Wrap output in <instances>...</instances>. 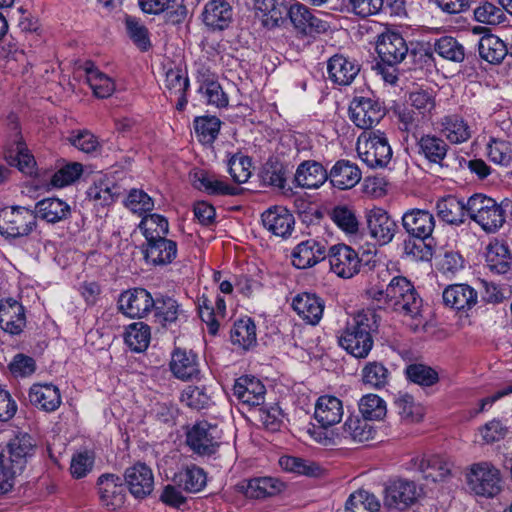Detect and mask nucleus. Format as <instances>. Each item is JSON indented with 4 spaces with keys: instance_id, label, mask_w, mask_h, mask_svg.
<instances>
[{
    "instance_id": "nucleus-1",
    "label": "nucleus",
    "mask_w": 512,
    "mask_h": 512,
    "mask_svg": "<svg viewBox=\"0 0 512 512\" xmlns=\"http://www.w3.org/2000/svg\"><path fill=\"white\" fill-rule=\"evenodd\" d=\"M367 295L372 300L401 311L408 316L412 323H407L414 331L422 325L420 316L422 299L417 294L413 284L403 276H395L385 288L379 285L371 286Z\"/></svg>"
},
{
    "instance_id": "nucleus-2",
    "label": "nucleus",
    "mask_w": 512,
    "mask_h": 512,
    "mask_svg": "<svg viewBox=\"0 0 512 512\" xmlns=\"http://www.w3.org/2000/svg\"><path fill=\"white\" fill-rule=\"evenodd\" d=\"M378 328L377 315L372 310H361L348 318L339 332L338 344L355 358H366L374 344L372 333Z\"/></svg>"
},
{
    "instance_id": "nucleus-3",
    "label": "nucleus",
    "mask_w": 512,
    "mask_h": 512,
    "mask_svg": "<svg viewBox=\"0 0 512 512\" xmlns=\"http://www.w3.org/2000/svg\"><path fill=\"white\" fill-rule=\"evenodd\" d=\"M357 154L369 168H387L392 161L393 150L386 135L380 130L363 132L357 140Z\"/></svg>"
},
{
    "instance_id": "nucleus-4",
    "label": "nucleus",
    "mask_w": 512,
    "mask_h": 512,
    "mask_svg": "<svg viewBox=\"0 0 512 512\" xmlns=\"http://www.w3.org/2000/svg\"><path fill=\"white\" fill-rule=\"evenodd\" d=\"M466 484L471 493L484 498H493L502 490V475L491 462L480 461L468 468Z\"/></svg>"
},
{
    "instance_id": "nucleus-5",
    "label": "nucleus",
    "mask_w": 512,
    "mask_h": 512,
    "mask_svg": "<svg viewBox=\"0 0 512 512\" xmlns=\"http://www.w3.org/2000/svg\"><path fill=\"white\" fill-rule=\"evenodd\" d=\"M34 212L25 207H5L0 210V233L17 238L29 235L36 228Z\"/></svg>"
},
{
    "instance_id": "nucleus-6",
    "label": "nucleus",
    "mask_w": 512,
    "mask_h": 512,
    "mask_svg": "<svg viewBox=\"0 0 512 512\" xmlns=\"http://www.w3.org/2000/svg\"><path fill=\"white\" fill-rule=\"evenodd\" d=\"M221 437L222 432L216 424L200 421L187 431L186 443L198 455H211L219 448Z\"/></svg>"
},
{
    "instance_id": "nucleus-7",
    "label": "nucleus",
    "mask_w": 512,
    "mask_h": 512,
    "mask_svg": "<svg viewBox=\"0 0 512 512\" xmlns=\"http://www.w3.org/2000/svg\"><path fill=\"white\" fill-rule=\"evenodd\" d=\"M330 271L341 279H351L362 267L358 252L346 244H335L327 251Z\"/></svg>"
},
{
    "instance_id": "nucleus-8",
    "label": "nucleus",
    "mask_w": 512,
    "mask_h": 512,
    "mask_svg": "<svg viewBox=\"0 0 512 512\" xmlns=\"http://www.w3.org/2000/svg\"><path fill=\"white\" fill-rule=\"evenodd\" d=\"M384 115L385 108L375 97H355L349 105V117L361 129L377 125Z\"/></svg>"
},
{
    "instance_id": "nucleus-9",
    "label": "nucleus",
    "mask_w": 512,
    "mask_h": 512,
    "mask_svg": "<svg viewBox=\"0 0 512 512\" xmlns=\"http://www.w3.org/2000/svg\"><path fill=\"white\" fill-rule=\"evenodd\" d=\"M366 221L368 233L376 244L383 246L393 240L397 224L386 210L380 207H373L367 211Z\"/></svg>"
},
{
    "instance_id": "nucleus-10",
    "label": "nucleus",
    "mask_w": 512,
    "mask_h": 512,
    "mask_svg": "<svg viewBox=\"0 0 512 512\" xmlns=\"http://www.w3.org/2000/svg\"><path fill=\"white\" fill-rule=\"evenodd\" d=\"M420 496V490L413 481L397 479L385 488L384 504L388 508L405 510L413 505Z\"/></svg>"
},
{
    "instance_id": "nucleus-11",
    "label": "nucleus",
    "mask_w": 512,
    "mask_h": 512,
    "mask_svg": "<svg viewBox=\"0 0 512 512\" xmlns=\"http://www.w3.org/2000/svg\"><path fill=\"white\" fill-rule=\"evenodd\" d=\"M155 300L143 288L124 291L118 299L119 310L129 318H143L154 307Z\"/></svg>"
},
{
    "instance_id": "nucleus-12",
    "label": "nucleus",
    "mask_w": 512,
    "mask_h": 512,
    "mask_svg": "<svg viewBox=\"0 0 512 512\" xmlns=\"http://www.w3.org/2000/svg\"><path fill=\"white\" fill-rule=\"evenodd\" d=\"M376 51L383 64L395 66L404 60L408 46L402 35L386 31L378 36Z\"/></svg>"
},
{
    "instance_id": "nucleus-13",
    "label": "nucleus",
    "mask_w": 512,
    "mask_h": 512,
    "mask_svg": "<svg viewBox=\"0 0 512 512\" xmlns=\"http://www.w3.org/2000/svg\"><path fill=\"white\" fill-rule=\"evenodd\" d=\"M327 256L326 242L321 239L309 238L299 242L291 252V261L297 269L315 266Z\"/></svg>"
},
{
    "instance_id": "nucleus-14",
    "label": "nucleus",
    "mask_w": 512,
    "mask_h": 512,
    "mask_svg": "<svg viewBox=\"0 0 512 512\" xmlns=\"http://www.w3.org/2000/svg\"><path fill=\"white\" fill-rule=\"evenodd\" d=\"M237 490L250 499H265L280 494L285 484L271 476L244 479L237 484Z\"/></svg>"
},
{
    "instance_id": "nucleus-15",
    "label": "nucleus",
    "mask_w": 512,
    "mask_h": 512,
    "mask_svg": "<svg viewBox=\"0 0 512 512\" xmlns=\"http://www.w3.org/2000/svg\"><path fill=\"white\" fill-rule=\"evenodd\" d=\"M4 158L10 166L17 167L25 174H32L34 171L36 162L23 142L17 126L4 147Z\"/></svg>"
},
{
    "instance_id": "nucleus-16",
    "label": "nucleus",
    "mask_w": 512,
    "mask_h": 512,
    "mask_svg": "<svg viewBox=\"0 0 512 512\" xmlns=\"http://www.w3.org/2000/svg\"><path fill=\"white\" fill-rule=\"evenodd\" d=\"M35 447L33 438L27 433L20 432L7 442L0 456H4L8 463L21 472L28 458L33 456Z\"/></svg>"
},
{
    "instance_id": "nucleus-17",
    "label": "nucleus",
    "mask_w": 512,
    "mask_h": 512,
    "mask_svg": "<svg viewBox=\"0 0 512 512\" xmlns=\"http://www.w3.org/2000/svg\"><path fill=\"white\" fill-rule=\"evenodd\" d=\"M124 480L133 497L144 499L154 489V475L149 466L144 463H136L125 470Z\"/></svg>"
},
{
    "instance_id": "nucleus-18",
    "label": "nucleus",
    "mask_w": 512,
    "mask_h": 512,
    "mask_svg": "<svg viewBox=\"0 0 512 512\" xmlns=\"http://www.w3.org/2000/svg\"><path fill=\"white\" fill-rule=\"evenodd\" d=\"M261 220L268 232L281 238L289 237L295 224L293 214L281 205H275L265 210L261 215Z\"/></svg>"
},
{
    "instance_id": "nucleus-19",
    "label": "nucleus",
    "mask_w": 512,
    "mask_h": 512,
    "mask_svg": "<svg viewBox=\"0 0 512 512\" xmlns=\"http://www.w3.org/2000/svg\"><path fill=\"white\" fill-rule=\"evenodd\" d=\"M452 464L440 455H423L413 457L407 468L418 471L426 479L439 481L450 474Z\"/></svg>"
},
{
    "instance_id": "nucleus-20",
    "label": "nucleus",
    "mask_w": 512,
    "mask_h": 512,
    "mask_svg": "<svg viewBox=\"0 0 512 512\" xmlns=\"http://www.w3.org/2000/svg\"><path fill=\"white\" fill-rule=\"evenodd\" d=\"M402 225L410 236L425 240L433 233L435 219L433 214L427 210L411 209L403 214Z\"/></svg>"
},
{
    "instance_id": "nucleus-21",
    "label": "nucleus",
    "mask_w": 512,
    "mask_h": 512,
    "mask_svg": "<svg viewBox=\"0 0 512 512\" xmlns=\"http://www.w3.org/2000/svg\"><path fill=\"white\" fill-rule=\"evenodd\" d=\"M233 392L243 405L254 407L264 403L266 388L258 378L244 375L235 381Z\"/></svg>"
},
{
    "instance_id": "nucleus-22",
    "label": "nucleus",
    "mask_w": 512,
    "mask_h": 512,
    "mask_svg": "<svg viewBox=\"0 0 512 512\" xmlns=\"http://www.w3.org/2000/svg\"><path fill=\"white\" fill-rule=\"evenodd\" d=\"M201 16L209 29L222 31L232 22L233 8L226 0H210L205 4Z\"/></svg>"
},
{
    "instance_id": "nucleus-23",
    "label": "nucleus",
    "mask_w": 512,
    "mask_h": 512,
    "mask_svg": "<svg viewBox=\"0 0 512 512\" xmlns=\"http://www.w3.org/2000/svg\"><path fill=\"white\" fill-rule=\"evenodd\" d=\"M26 325L24 307L18 301L8 298L0 301V327L10 334H20Z\"/></svg>"
},
{
    "instance_id": "nucleus-24",
    "label": "nucleus",
    "mask_w": 512,
    "mask_h": 512,
    "mask_svg": "<svg viewBox=\"0 0 512 512\" xmlns=\"http://www.w3.org/2000/svg\"><path fill=\"white\" fill-rule=\"evenodd\" d=\"M287 14L294 27L304 34H312L325 30L326 23L311 14L309 9L299 2L286 0Z\"/></svg>"
},
{
    "instance_id": "nucleus-25",
    "label": "nucleus",
    "mask_w": 512,
    "mask_h": 512,
    "mask_svg": "<svg viewBox=\"0 0 512 512\" xmlns=\"http://www.w3.org/2000/svg\"><path fill=\"white\" fill-rule=\"evenodd\" d=\"M344 415L341 399L333 395L320 396L314 406V419L323 427L338 424Z\"/></svg>"
},
{
    "instance_id": "nucleus-26",
    "label": "nucleus",
    "mask_w": 512,
    "mask_h": 512,
    "mask_svg": "<svg viewBox=\"0 0 512 512\" xmlns=\"http://www.w3.org/2000/svg\"><path fill=\"white\" fill-rule=\"evenodd\" d=\"M170 370L180 380L197 378L200 374L198 356L191 350L176 348L171 354Z\"/></svg>"
},
{
    "instance_id": "nucleus-27",
    "label": "nucleus",
    "mask_w": 512,
    "mask_h": 512,
    "mask_svg": "<svg viewBox=\"0 0 512 512\" xmlns=\"http://www.w3.org/2000/svg\"><path fill=\"white\" fill-rule=\"evenodd\" d=\"M192 185L209 195H234L236 187L226 183L221 177L204 169H195L191 173Z\"/></svg>"
},
{
    "instance_id": "nucleus-28",
    "label": "nucleus",
    "mask_w": 512,
    "mask_h": 512,
    "mask_svg": "<svg viewBox=\"0 0 512 512\" xmlns=\"http://www.w3.org/2000/svg\"><path fill=\"white\" fill-rule=\"evenodd\" d=\"M439 131L451 144H462L472 137L471 126L458 114L443 116L439 121Z\"/></svg>"
},
{
    "instance_id": "nucleus-29",
    "label": "nucleus",
    "mask_w": 512,
    "mask_h": 512,
    "mask_svg": "<svg viewBox=\"0 0 512 512\" xmlns=\"http://www.w3.org/2000/svg\"><path fill=\"white\" fill-rule=\"evenodd\" d=\"M178 255V245L166 237L146 243L144 257L149 264L166 266L171 264Z\"/></svg>"
},
{
    "instance_id": "nucleus-30",
    "label": "nucleus",
    "mask_w": 512,
    "mask_h": 512,
    "mask_svg": "<svg viewBox=\"0 0 512 512\" xmlns=\"http://www.w3.org/2000/svg\"><path fill=\"white\" fill-rule=\"evenodd\" d=\"M292 308L305 322L315 325L322 318L324 302L316 294L303 292L293 298Z\"/></svg>"
},
{
    "instance_id": "nucleus-31",
    "label": "nucleus",
    "mask_w": 512,
    "mask_h": 512,
    "mask_svg": "<svg viewBox=\"0 0 512 512\" xmlns=\"http://www.w3.org/2000/svg\"><path fill=\"white\" fill-rule=\"evenodd\" d=\"M446 306L459 311L472 309L478 301V294L468 284H452L447 286L442 294Z\"/></svg>"
},
{
    "instance_id": "nucleus-32",
    "label": "nucleus",
    "mask_w": 512,
    "mask_h": 512,
    "mask_svg": "<svg viewBox=\"0 0 512 512\" xmlns=\"http://www.w3.org/2000/svg\"><path fill=\"white\" fill-rule=\"evenodd\" d=\"M36 219L56 224L67 220L71 216V207L63 199L48 197L38 201L35 205Z\"/></svg>"
},
{
    "instance_id": "nucleus-33",
    "label": "nucleus",
    "mask_w": 512,
    "mask_h": 512,
    "mask_svg": "<svg viewBox=\"0 0 512 512\" xmlns=\"http://www.w3.org/2000/svg\"><path fill=\"white\" fill-rule=\"evenodd\" d=\"M101 502L110 510L121 507L125 501L124 487L120 477L114 474L102 475L98 479Z\"/></svg>"
},
{
    "instance_id": "nucleus-34",
    "label": "nucleus",
    "mask_w": 512,
    "mask_h": 512,
    "mask_svg": "<svg viewBox=\"0 0 512 512\" xmlns=\"http://www.w3.org/2000/svg\"><path fill=\"white\" fill-rule=\"evenodd\" d=\"M359 70V66L355 61L338 54L331 57L327 65L330 80L335 84L343 86L351 84Z\"/></svg>"
},
{
    "instance_id": "nucleus-35",
    "label": "nucleus",
    "mask_w": 512,
    "mask_h": 512,
    "mask_svg": "<svg viewBox=\"0 0 512 512\" xmlns=\"http://www.w3.org/2000/svg\"><path fill=\"white\" fill-rule=\"evenodd\" d=\"M328 178L338 189H351L361 180V171L356 164L348 160H339L331 168Z\"/></svg>"
},
{
    "instance_id": "nucleus-36",
    "label": "nucleus",
    "mask_w": 512,
    "mask_h": 512,
    "mask_svg": "<svg viewBox=\"0 0 512 512\" xmlns=\"http://www.w3.org/2000/svg\"><path fill=\"white\" fill-rule=\"evenodd\" d=\"M328 179L326 169L316 161H304L296 170L295 182L297 186L305 189H317Z\"/></svg>"
},
{
    "instance_id": "nucleus-37",
    "label": "nucleus",
    "mask_w": 512,
    "mask_h": 512,
    "mask_svg": "<svg viewBox=\"0 0 512 512\" xmlns=\"http://www.w3.org/2000/svg\"><path fill=\"white\" fill-rule=\"evenodd\" d=\"M29 400L37 408L52 412L57 410L62 402L61 394L53 384H34L29 390Z\"/></svg>"
},
{
    "instance_id": "nucleus-38",
    "label": "nucleus",
    "mask_w": 512,
    "mask_h": 512,
    "mask_svg": "<svg viewBox=\"0 0 512 512\" xmlns=\"http://www.w3.org/2000/svg\"><path fill=\"white\" fill-rule=\"evenodd\" d=\"M466 202L448 195L436 202V213L440 220L449 224L459 226L464 223L466 216Z\"/></svg>"
},
{
    "instance_id": "nucleus-39",
    "label": "nucleus",
    "mask_w": 512,
    "mask_h": 512,
    "mask_svg": "<svg viewBox=\"0 0 512 512\" xmlns=\"http://www.w3.org/2000/svg\"><path fill=\"white\" fill-rule=\"evenodd\" d=\"M120 188L109 178L100 176L87 190V197L95 205L110 206L119 195Z\"/></svg>"
},
{
    "instance_id": "nucleus-40",
    "label": "nucleus",
    "mask_w": 512,
    "mask_h": 512,
    "mask_svg": "<svg viewBox=\"0 0 512 512\" xmlns=\"http://www.w3.org/2000/svg\"><path fill=\"white\" fill-rule=\"evenodd\" d=\"M372 425L363 416L351 414L342 426L341 439H349L354 442H365L373 438Z\"/></svg>"
},
{
    "instance_id": "nucleus-41",
    "label": "nucleus",
    "mask_w": 512,
    "mask_h": 512,
    "mask_svg": "<svg viewBox=\"0 0 512 512\" xmlns=\"http://www.w3.org/2000/svg\"><path fill=\"white\" fill-rule=\"evenodd\" d=\"M486 263L489 270L493 273H507L512 265V256L508 246L500 241L491 242L487 247Z\"/></svg>"
},
{
    "instance_id": "nucleus-42",
    "label": "nucleus",
    "mask_w": 512,
    "mask_h": 512,
    "mask_svg": "<svg viewBox=\"0 0 512 512\" xmlns=\"http://www.w3.org/2000/svg\"><path fill=\"white\" fill-rule=\"evenodd\" d=\"M87 83L95 96L107 98L115 91V82L108 75L101 72L92 62L84 65Z\"/></svg>"
},
{
    "instance_id": "nucleus-43",
    "label": "nucleus",
    "mask_w": 512,
    "mask_h": 512,
    "mask_svg": "<svg viewBox=\"0 0 512 512\" xmlns=\"http://www.w3.org/2000/svg\"><path fill=\"white\" fill-rule=\"evenodd\" d=\"M488 159L499 166H512V137H490L486 144Z\"/></svg>"
},
{
    "instance_id": "nucleus-44",
    "label": "nucleus",
    "mask_w": 512,
    "mask_h": 512,
    "mask_svg": "<svg viewBox=\"0 0 512 512\" xmlns=\"http://www.w3.org/2000/svg\"><path fill=\"white\" fill-rule=\"evenodd\" d=\"M204 470L196 465L187 466L174 476V482L187 492L196 493L206 485Z\"/></svg>"
},
{
    "instance_id": "nucleus-45",
    "label": "nucleus",
    "mask_w": 512,
    "mask_h": 512,
    "mask_svg": "<svg viewBox=\"0 0 512 512\" xmlns=\"http://www.w3.org/2000/svg\"><path fill=\"white\" fill-rule=\"evenodd\" d=\"M480 57L490 64L500 63L507 54L505 43L495 35L487 34L478 43Z\"/></svg>"
},
{
    "instance_id": "nucleus-46",
    "label": "nucleus",
    "mask_w": 512,
    "mask_h": 512,
    "mask_svg": "<svg viewBox=\"0 0 512 512\" xmlns=\"http://www.w3.org/2000/svg\"><path fill=\"white\" fill-rule=\"evenodd\" d=\"M231 341L243 349H249L256 344V326L249 317L237 320L230 333Z\"/></svg>"
},
{
    "instance_id": "nucleus-47",
    "label": "nucleus",
    "mask_w": 512,
    "mask_h": 512,
    "mask_svg": "<svg viewBox=\"0 0 512 512\" xmlns=\"http://www.w3.org/2000/svg\"><path fill=\"white\" fill-rule=\"evenodd\" d=\"M146 243L166 237L169 232L168 220L160 214H149L138 225Z\"/></svg>"
},
{
    "instance_id": "nucleus-48",
    "label": "nucleus",
    "mask_w": 512,
    "mask_h": 512,
    "mask_svg": "<svg viewBox=\"0 0 512 512\" xmlns=\"http://www.w3.org/2000/svg\"><path fill=\"white\" fill-rule=\"evenodd\" d=\"M419 152L432 163L440 164L446 157L448 146L435 135H423L418 142Z\"/></svg>"
},
{
    "instance_id": "nucleus-49",
    "label": "nucleus",
    "mask_w": 512,
    "mask_h": 512,
    "mask_svg": "<svg viewBox=\"0 0 512 512\" xmlns=\"http://www.w3.org/2000/svg\"><path fill=\"white\" fill-rule=\"evenodd\" d=\"M411 106L422 119H430L436 110V95L432 89H417L409 95Z\"/></svg>"
},
{
    "instance_id": "nucleus-50",
    "label": "nucleus",
    "mask_w": 512,
    "mask_h": 512,
    "mask_svg": "<svg viewBox=\"0 0 512 512\" xmlns=\"http://www.w3.org/2000/svg\"><path fill=\"white\" fill-rule=\"evenodd\" d=\"M380 502L377 497L365 490L352 493L346 501L345 512H378Z\"/></svg>"
},
{
    "instance_id": "nucleus-51",
    "label": "nucleus",
    "mask_w": 512,
    "mask_h": 512,
    "mask_svg": "<svg viewBox=\"0 0 512 512\" xmlns=\"http://www.w3.org/2000/svg\"><path fill=\"white\" fill-rule=\"evenodd\" d=\"M394 403L398 414L404 421L419 422L424 416L423 406L415 402L414 398L407 393H398Z\"/></svg>"
},
{
    "instance_id": "nucleus-52",
    "label": "nucleus",
    "mask_w": 512,
    "mask_h": 512,
    "mask_svg": "<svg viewBox=\"0 0 512 512\" xmlns=\"http://www.w3.org/2000/svg\"><path fill=\"white\" fill-rule=\"evenodd\" d=\"M150 339V327L143 322L130 324L125 333V343L135 352L146 350Z\"/></svg>"
},
{
    "instance_id": "nucleus-53",
    "label": "nucleus",
    "mask_w": 512,
    "mask_h": 512,
    "mask_svg": "<svg viewBox=\"0 0 512 512\" xmlns=\"http://www.w3.org/2000/svg\"><path fill=\"white\" fill-rule=\"evenodd\" d=\"M361 377L366 386L381 389L388 383L389 371L382 363L371 361L362 368Z\"/></svg>"
},
{
    "instance_id": "nucleus-54",
    "label": "nucleus",
    "mask_w": 512,
    "mask_h": 512,
    "mask_svg": "<svg viewBox=\"0 0 512 512\" xmlns=\"http://www.w3.org/2000/svg\"><path fill=\"white\" fill-rule=\"evenodd\" d=\"M330 218L346 234H355L359 229V221L355 211L346 205L335 206L330 212Z\"/></svg>"
},
{
    "instance_id": "nucleus-55",
    "label": "nucleus",
    "mask_w": 512,
    "mask_h": 512,
    "mask_svg": "<svg viewBox=\"0 0 512 512\" xmlns=\"http://www.w3.org/2000/svg\"><path fill=\"white\" fill-rule=\"evenodd\" d=\"M195 133L203 144H212L217 138L221 121L216 116H201L194 120Z\"/></svg>"
},
{
    "instance_id": "nucleus-56",
    "label": "nucleus",
    "mask_w": 512,
    "mask_h": 512,
    "mask_svg": "<svg viewBox=\"0 0 512 512\" xmlns=\"http://www.w3.org/2000/svg\"><path fill=\"white\" fill-rule=\"evenodd\" d=\"M280 467L290 473L306 476H317L321 472L318 464L295 456H282L279 459Z\"/></svg>"
},
{
    "instance_id": "nucleus-57",
    "label": "nucleus",
    "mask_w": 512,
    "mask_h": 512,
    "mask_svg": "<svg viewBox=\"0 0 512 512\" xmlns=\"http://www.w3.org/2000/svg\"><path fill=\"white\" fill-rule=\"evenodd\" d=\"M95 454L92 450L80 449L73 453L70 461V473L73 478L86 477L93 469Z\"/></svg>"
},
{
    "instance_id": "nucleus-58",
    "label": "nucleus",
    "mask_w": 512,
    "mask_h": 512,
    "mask_svg": "<svg viewBox=\"0 0 512 512\" xmlns=\"http://www.w3.org/2000/svg\"><path fill=\"white\" fill-rule=\"evenodd\" d=\"M359 410L367 420H382L386 416L387 406L378 395L367 394L360 399Z\"/></svg>"
},
{
    "instance_id": "nucleus-59",
    "label": "nucleus",
    "mask_w": 512,
    "mask_h": 512,
    "mask_svg": "<svg viewBox=\"0 0 512 512\" xmlns=\"http://www.w3.org/2000/svg\"><path fill=\"white\" fill-rule=\"evenodd\" d=\"M434 51L444 59L461 62L464 60V47L453 37L443 36L436 40Z\"/></svg>"
},
{
    "instance_id": "nucleus-60",
    "label": "nucleus",
    "mask_w": 512,
    "mask_h": 512,
    "mask_svg": "<svg viewBox=\"0 0 512 512\" xmlns=\"http://www.w3.org/2000/svg\"><path fill=\"white\" fill-rule=\"evenodd\" d=\"M508 426L500 419H492L479 427L477 436L482 444H493L508 434Z\"/></svg>"
},
{
    "instance_id": "nucleus-61",
    "label": "nucleus",
    "mask_w": 512,
    "mask_h": 512,
    "mask_svg": "<svg viewBox=\"0 0 512 512\" xmlns=\"http://www.w3.org/2000/svg\"><path fill=\"white\" fill-rule=\"evenodd\" d=\"M125 27L129 38L140 50L147 51L151 47L149 31L139 19L127 17Z\"/></svg>"
},
{
    "instance_id": "nucleus-62",
    "label": "nucleus",
    "mask_w": 512,
    "mask_h": 512,
    "mask_svg": "<svg viewBox=\"0 0 512 512\" xmlns=\"http://www.w3.org/2000/svg\"><path fill=\"white\" fill-rule=\"evenodd\" d=\"M228 172L236 183H245L251 176V160L249 157L238 153L234 154L227 162Z\"/></svg>"
},
{
    "instance_id": "nucleus-63",
    "label": "nucleus",
    "mask_w": 512,
    "mask_h": 512,
    "mask_svg": "<svg viewBox=\"0 0 512 512\" xmlns=\"http://www.w3.org/2000/svg\"><path fill=\"white\" fill-rule=\"evenodd\" d=\"M491 207L483 216L476 219V223L488 233L496 232L505 222V210L496 201L491 203Z\"/></svg>"
},
{
    "instance_id": "nucleus-64",
    "label": "nucleus",
    "mask_w": 512,
    "mask_h": 512,
    "mask_svg": "<svg viewBox=\"0 0 512 512\" xmlns=\"http://www.w3.org/2000/svg\"><path fill=\"white\" fill-rule=\"evenodd\" d=\"M181 401L193 408L204 409L212 403V397L205 387L188 386L181 394Z\"/></svg>"
}]
</instances>
